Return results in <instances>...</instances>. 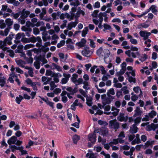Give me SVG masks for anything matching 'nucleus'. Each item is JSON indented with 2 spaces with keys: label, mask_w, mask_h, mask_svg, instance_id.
<instances>
[{
  "label": "nucleus",
  "mask_w": 158,
  "mask_h": 158,
  "mask_svg": "<svg viewBox=\"0 0 158 158\" xmlns=\"http://www.w3.org/2000/svg\"><path fill=\"white\" fill-rule=\"evenodd\" d=\"M101 98L103 105L110 103L111 101L114 99V97L109 95L108 94H107V96L106 94H103L101 95Z\"/></svg>",
  "instance_id": "nucleus-1"
},
{
  "label": "nucleus",
  "mask_w": 158,
  "mask_h": 158,
  "mask_svg": "<svg viewBox=\"0 0 158 158\" xmlns=\"http://www.w3.org/2000/svg\"><path fill=\"white\" fill-rule=\"evenodd\" d=\"M96 54L99 56H104V58L108 57L110 55L109 50L103 49L102 47L99 48L96 51Z\"/></svg>",
  "instance_id": "nucleus-2"
},
{
  "label": "nucleus",
  "mask_w": 158,
  "mask_h": 158,
  "mask_svg": "<svg viewBox=\"0 0 158 158\" xmlns=\"http://www.w3.org/2000/svg\"><path fill=\"white\" fill-rule=\"evenodd\" d=\"M149 123H142L141 125L143 127H146L145 129L148 131H150L152 130L155 131V129L158 128V124H155L153 123L149 125Z\"/></svg>",
  "instance_id": "nucleus-3"
},
{
  "label": "nucleus",
  "mask_w": 158,
  "mask_h": 158,
  "mask_svg": "<svg viewBox=\"0 0 158 158\" xmlns=\"http://www.w3.org/2000/svg\"><path fill=\"white\" fill-rule=\"evenodd\" d=\"M6 11L7 12L10 13L12 12V10L8 8L7 5H3L2 6V8L0 12V15H2L3 17L4 18L9 16L10 15V14L6 13Z\"/></svg>",
  "instance_id": "nucleus-4"
},
{
  "label": "nucleus",
  "mask_w": 158,
  "mask_h": 158,
  "mask_svg": "<svg viewBox=\"0 0 158 158\" xmlns=\"http://www.w3.org/2000/svg\"><path fill=\"white\" fill-rule=\"evenodd\" d=\"M78 75L76 73L73 74L71 78L72 81L76 85H78L82 83L83 80L81 78H79L77 79Z\"/></svg>",
  "instance_id": "nucleus-5"
},
{
  "label": "nucleus",
  "mask_w": 158,
  "mask_h": 158,
  "mask_svg": "<svg viewBox=\"0 0 158 158\" xmlns=\"http://www.w3.org/2000/svg\"><path fill=\"white\" fill-rule=\"evenodd\" d=\"M139 34L141 37H143V40L148 39L149 36L151 35V33L148 32L146 31H139Z\"/></svg>",
  "instance_id": "nucleus-6"
},
{
  "label": "nucleus",
  "mask_w": 158,
  "mask_h": 158,
  "mask_svg": "<svg viewBox=\"0 0 158 158\" xmlns=\"http://www.w3.org/2000/svg\"><path fill=\"white\" fill-rule=\"evenodd\" d=\"M109 127L110 128L117 129L118 128L119 124L116 120H110V122Z\"/></svg>",
  "instance_id": "nucleus-7"
},
{
  "label": "nucleus",
  "mask_w": 158,
  "mask_h": 158,
  "mask_svg": "<svg viewBox=\"0 0 158 158\" xmlns=\"http://www.w3.org/2000/svg\"><path fill=\"white\" fill-rule=\"evenodd\" d=\"M103 20V17L101 16L98 19H93L92 20L93 23L96 25L98 24V27L99 28L102 29V23Z\"/></svg>",
  "instance_id": "nucleus-8"
},
{
  "label": "nucleus",
  "mask_w": 158,
  "mask_h": 158,
  "mask_svg": "<svg viewBox=\"0 0 158 158\" xmlns=\"http://www.w3.org/2000/svg\"><path fill=\"white\" fill-rule=\"evenodd\" d=\"M125 53L129 57H131V56L133 58H136L137 57V56H139L140 55V53L139 52H131V50H128L125 52Z\"/></svg>",
  "instance_id": "nucleus-9"
},
{
  "label": "nucleus",
  "mask_w": 158,
  "mask_h": 158,
  "mask_svg": "<svg viewBox=\"0 0 158 158\" xmlns=\"http://www.w3.org/2000/svg\"><path fill=\"white\" fill-rule=\"evenodd\" d=\"M111 111H112V112H104V113L108 115H110V114H112L113 116H116L118 114L120 110L119 109L117 108L114 106H112L111 108Z\"/></svg>",
  "instance_id": "nucleus-10"
},
{
  "label": "nucleus",
  "mask_w": 158,
  "mask_h": 158,
  "mask_svg": "<svg viewBox=\"0 0 158 158\" xmlns=\"http://www.w3.org/2000/svg\"><path fill=\"white\" fill-rule=\"evenodd\" d=\"M98 132V130H97L94 131L93 133L89 134L88 136L89 140L92 142H94L96 137L95 133Z\"/></svg>",
  "instance_id": "nucleus-11"
},
{
  "label": "nucleus",
  "mask_w": 158,
  "mask_h": 158,
  "mask_svg": "<svg viewBox=\"0 0 158 158\" xmlns=\"http://www.w3.org/2000/svg\"><path fill=\"white\" fill-rule=\"evenodd\" d=\"M7 78L6 77L2 76V74L0 73V86L1 87L4 86L6 84Z\"/></svg>",
  "instance_id": "nucleus-12"
},
{
  "label": "nucleus",
  "mask_w": 158,
  "mask_h": 158,
  "mask_svg": "<svg viewBox=\"0 0 158 158\" xmlns=\"http://www.w3.org/2000/svg\"><path fill=\"white\" fill-rule=\"evenodd\" d=\"M117 119L120 122L127 121L128 119L127 116H124V114L123 113H120L118 116L117 117Z\"/></svg>",
  "instance_id": "nucleus-13"
},
{
  "label": "nucleus",
  "mask_w": 158,
  "mask_h": 158,
  "mask_svg": "<svg viewBox=\"0 0 158 158\" xmlns=\"http://www.w3.org/2000/svg\"><path fill=\"white\" fill-rule=\"evenodd\" d=\"M63 76L64 78H63L61 80L62 84H65L68 82L69 78L70 77L71 75L69 74L63 73Z\"/></svg>",
  "instance_id": "nucleus-14"
},
{
  "label": "nucleus",
  "mask_w": 158,
  "mask_h": 158,
  "mask_svg": "<svg viewBox=\"0 0 158 158\" xmlns=\"http://www.w3.org/2000/svg\"><path fill=\"white\" fill-rule=\"evenodd\" d=\"M52 77H53L54 81L56 83H57L59 81V78L61 77L62 75L60 73H54Z\"/></svg>",
  "instance_id": "nucleus-15"
},
{
  "label": "nucleus",
  "mask_w": 158,
  "mask_h": 158,
  "mask_svg": "<svg viewBox=\"0 0 158 158\" xmlns=\"http://www.w3.org/2000/svg\"><path fill=\"white\" fill-rule=\"evenodd\" d=\"M78 23L77 19H76L74 22H72L69 23L67 26V29L71 30L73 27H75Z\"/></svg>",
  "instance_id": "nucleus-16"
},
{
  "label": "nucleus",
  "mask_w": 158,
  "mask_h": 158,
  "mask_svg": "<svg viewBox=\"0 0 158 158\" xmlns=\"http://www.w3.org/2000/svg\"><path fill=\"white\" fill-rule=\"evenodd\" d=\"M25 35L23 33H19L15 35V40H14V43L15 44H18L20 43V41L19 40L21 39L22 36H24Z\"/></svg>",
  "instance_id": "nucleus-17"
},
{
  "label": "nucleus",
  "mask_w": 158,
  "mask_h": 158,
  "mask_svg": "<svg viewBox=\"0 0 158 158\" xmlns=\"http://www.w3.org/2000/svg\"><path fill=\"white\" fill-rule=\"evenodd\" d=\"M127 39L130 40V41L132 44L134 45H136L137 44V40L136 39L133 38L132 36L131 35L129 34H127Z\"/></svg>",
  "instance_id": "nucleus-18"
},
{
  "label": "nucleus",
  "mask_w": 158,
  "mask_h": 158,
  "mask_svg": "<svg viewBox=\"0 0 158 158\" xmlns=\"http://www.w3.org/2000/svg\"><path fill=\"white\" fill-rule=\"evenodd\" d=\"M133 90L136 94H138L139 91L140 94L139 95V97L141 98L143 96V92L139 86L134 87L133 88Z\"/></svg>",
  "instance_id": "nucleus-19"
},
{
  "label": "nucleus",
  "mask_w": 158,
  "mask_h": 158,
  "mask_svg": "<svg viewBox=\"0 0 158 158\" xmlns=\"http://www.w3.org/2000/svg\"><path fill=\"white\" fill-rule=\"evenodd\" d=\"M82 54L85 56L89 57L91 54L90 51L88 48L85 49L81 52Z\"/></svg>",
  "instance_id": "nucleus-20"
},
{
  "label": "nucleus",
  "mask_w": 158,
  "mask_h": 158,
  "mask_svg": "<svg viewBox=\"0 0 158 158\" xmlns=\"http://www.w3.org/2000/svg\"><path fill=\"white\" fill-rule=\"evenodd\" d=\"M136 138L131 142L132 145H134L136 143H139L141 142V140L139 138V135L138 134L136 135Z\"/></svg>",
  "instance_id": "nucleus-21"
},
{
  "label": "nucleus",
  "mask_w": 158,
  "mask_h": 158,
  "mask_svg": "<svg viewBox=\"0 0 158 158\" xmlns=\"http://www.w3.org/2000/svg\"><path fill=\"white\" fill-rule=\"evenodd\" d=\"M42 39L44 41H46L47 40H50L51 37L49 35L47 32L46 31H44L43 33Z\"/></svg>",
  "instance_id": "nucleus-22"
},
{
  "label": "nucleus",
  "mask_w": 158,
  "mask_h": 158,
  "mask_svg": "<svg viewBox=\"0 0 158 158\" xmlns=\"http://www.w3.org/2000/svg\"><path fill=\"white\" fill-rule=\"evenodd\" d=\"M17 138L15 136L11 137L8 140L7 143L9 145L11 144H14L15 143Z\"/></svg>",
  "instance_id": "nucleus-23"
},
{
  "label": "nucleus",
  "mask_w": 158,
  "mask_h": 158,
  "mask_svg": "<svg viewBox=\"0 0 158 158\" xmlns=\"http://www.w3.org/2000/svg\"><path fill=\"white\" fill-rule=\"evenodd\" d=\"M150 10H151L153 13L155 14H156L158 11L156 9V7L155 5L152 6L148 9L146 10V11H148V13Z\"/></svg>",
  "instance_id": "nucleus-24"
},
{
  "label": "nucleus",
  "mask_w": 158,
  "mask_h": 158,
  "mask_svg": "<svg viewBox=\"0 0 158 158\" xmlns=\"http://www.w3.org/2000/svg\"><path fill=\"white\" fill-rule=\"evenodd\" d=\"M67 94V92L65 91H63L61 94L62 101L64 103H65L67 101V98L66 95Z\"/></svg>",
  "instance_id": "nucleus-25"
},
{
  "label": "nucleus",
  "mask_w": 158,
  "mask_h": 158,
  "mask_svg": "<svg viewBox=\"0 0 158 158\" xmlns=\"http://www.w3.org/2000/svg\"><path fill=\"white\" fill-rule=\"evenodd\" d=\"M86 43V40L84 39H82L80 42L76 43V45L81 48L84 47Z\"/></svg>",
  "instance_id": "nucleus-26"
},
{
  "label": "nucleus",
  "mask_w": 158,
  "mask_h": 158,
  "mask_svg": "<svg viewBox=\"0 0 158 158\" xmlns=\"http://www.w3.org/2000/svg\"><path fill=\"white\" fill-rule=\"evenodd\" d=\"M135 113L133 116H140L142 114V111L141 110L140 108L139 107H137L136 109L135 110Z\"/></svg>",
  "instance_id": "nucleus-27"
},
{
  "label": "nucleus",
  "mask_w": 158,
  "mask_h": 158,
  "mask_svg": "<svg viewBox=\"0 0 158 158\" xmlns=\"http://www.w3.org/2000/svg\"><path fill=\"white\" fill-rule=\"evenodd\" d=\"M10 28L9 27H7L5 29L4 31H0V34L2 35L6 36L10 31Z\"/></svg>",
  "instance_id": "nucleus-28"
},
{
  "label": "nucleus",
  "mask_w": 158,
  "mask_h": 158,
  "mask_svg": "<svg viewBox=\"0 0 158 158\" xmlns=\"http://www.w3.org/2000/svg\"><path fill=\"white\" fill-rule=\"evenodd\" d=\"M5 22L6 25L7 26V27L11 28L10 27L12 25L13 21L10 18H8L6 19Z\"/></svg>",
  "instance_id": "nucleus-29"
},
{
  "label": "nucleus",
  "mask_w": 158,
  "mask_h": 158,
  "mask_svg": "<svg viewBox=\"0 0 158 158\" xmlns=\"http://www.w3.org/2000/svg\"><path fill=\"white\" fill-rule=\"evenodd\" d=\"M86 98V104L89 106H91L92 104V98L91 96H87Z\"/></svg>",
  "instance_id": "nucleus-30"
},
{
  "label": "nucleus",
  "mask_w": 158,
  "mask_h": 158,
  "mask_svg": "<svg viewBox=\"0 0 158 158\" xmlns=\"http://www.w3.org/2000/svg\"><path fill=\"white\" fill-rule=\"evenodd\" d=\"M101 16L102 17H104V21L106 22H107L108 18L107 17V14H106L105 12H100V13H99V15L98 16V17L99 18V19L100 18V17Z\"/></svg>",
  "instance_id": "nucleus-31"
},
{
  "label": "nucleus",
  "mask_w": 158,
  "mask_h": 158,
  "mask_svg": "<svg viewBox=\"0 0 158 158\" xmlns=\"http://www.w3.org/2000/svg\"><path fill=\"white\" fill-rule=\"evenodd\" d=\"M135 124H133L131 127L130 131L132 133H135L137 131L138 128Z\"/></svg>",
  "instance_id": "nucleus-32"
},
{
  "label": "nucleus",
  "mask_w": 158,
  "mask_h": 158,
  "mask_svg": "<svg viewBox=\"0 0 158 158\" xmlns=\"http://www.w3.org/2000/svg\"><path fill=\"white\" fill-rule=\"evenodd\" d=\"M17 64L20 67L22 68H24L25 66L24 65L25 64V62L22 60H19L16 61Z\"/></svg>",
  "instance_id": "nucleus-33"
},
{
  "label": "nucleus",
  "mask_w": 158,
  "mask_h": 158,
  "mask_svg": "<svg viewBox=\"0 0 158 158\" xmlns=\"http://www.w3.org/2000/svg\"><path fill=\"white\" fill-rule=\"evenodd\" d=\"M22 55L24 57L25 60L28 63L31 64L32 63L33 59L31 57H29V58H28L26 57V55L25 53H23Z\"/></svg>",
  "instance_id": "nucleus-34"
},
{
  "label": "nucleus",
  "mask_w": 158,
  "mask_h": 158,
  "mask_svg": "<svg viewBox=\"0 0 158 158\" xmlns=\"http://www.w3.org/2000/svg\"><path fill=\"white\" fill-rule=\"evenodd\" d=\"M121 46H123V48L126 49H128L130 48V47L129 45H128V42L126 41H124L123 42Z\"/></svg>",
  "instance_id": "nucleus-35"
},
{
  "label": "nucleus",
  "mask_w": 158,
  "mask_h": 158,
  "mask_svg": "<svg viewBox=\"0 0 158 158\" xmlns=\"http://www.w3.org/2000/svg\"><path fill=\"white\" fill-rule=\"evenodd\" d=\"M155 142L154 141H148L146 143H145V145L146 148L148 147L149 146H152V145L154 144Z\"/></svg>",
  "instance_id": "nucleus-36"
},
{
  "label": "nucleus",
  "mask_w": 158,
  "mask_h": 158,
  "mask_svg": "<svg viewBox=\"0 0 158 158\" xmlns=\"http://www.w3.org/2000/svg\"><path fill=\"white\" fill-rule=\"evenodd\" d=\"M148 56L146 54H143L139 57V59L141 62H143L148 58Z\"/></svg>",
  "instance_id": "nucleus-37"
},
{
  "label": "nucleus",
  "mask_w": 158,
  "mask_h": 158,
  "mask_svg": "<svg viewBox=\"0 0 158 158\" xmlns=\"http://www.w3.org/2000/svg\"><path fill=\"white\" fill-rule=\"evenodd\" d=\"M79 5L80 3L78 0H75L70 2V5L71 6L77 7Z\"/></svg>",
  "instance_id": "nucleus-38"
},
{
  "label": "nucleus",
  "mask_w": 158,
  "mask_h": 158,
  "mask_svg": "<svg viewBox=\"0 0 158 158\" xmlns=\"http://www.w3.org/2000/svg\"><path fill=\"white\" fill-rule=\"evenodd\" d=\"M30 12L28 11H25L23 10L21 16L26 18L30 15Z\"/></svg>",
  "instance_id": "nucleus-39"
},
{
  "label": "nucleus",
  "mask_w": 158,
  "mask_h": 158,
  "mask_svg": "<svg viewBox=\"0 0 158 158\" xmlns=\"http://www.w3.org/2000/svg\"><path fill=\"white\" fill-rule=\"evenodd\" d=\"M99 12L98 10H94L91 14V16L93 17V19H98V14Z\"/></svg>",
  "instance_id": "nucleus-40"
},
{
  "label": "nucleus",
  "mask_w": 158,
  "mask_h": 158,
  "mask_svg": "<svg viewBox=\"0 0 158 158\" xmlns=\"http://www.w3.org/2000/svg\"><path fill=\"white\" fill-rule=\"evenodd\" d=\"M117 80L115 78H114V81L115 82V83L114 84V86L117 88H120L122 87V85L121 83H117L116 82Z\"/></svg>",
  "instance_id": "nucleus-41"
},
{
  "label": "nucleus",
  "mask_w": 158,
  "mask_h": 158,
  "mask_svg": "<svg viewBox=\"0 0 158 158\" xmlns=\"http://www.w3.org/2000/svg\"><path fill=\"white\" fill-rule=\"evenodd\" d=\"M86 157H89V158H96L97 155L93 153H88L86 155Z\"/></svg>",
  "instance_id": "nucleus-42"
},
{
  "label": "nucleus",
  "mask_w": 158,
  "mask_h": 158,
  "mask_svg": "<svg viewBox=\"0 0 158 158\" xmlns=\"http://www.w3.org/2000/svg\"><path fill=\"white\" fill-rule=\"evenodd\" d=\"M80 136L77 135H75L73 137V142L75 144H76L77 142L80 139Z\"/></svg>",
  "instance_id": "nucleus-43"
},
{
  "label": "nucleus",
  "mask_w": 158,
  "mask_h": 158,
  "mask_svg": "<svg viewBox=\"0 0 158 158\" xmlns=\"http://www.w3.org/2000/svg\"><path fill=\"white\" fill-rule=\"evenodd\" d=\"M25 69H29L28 73L30 77H33V76L34 73L33 72V69L32 68H29L27 67H25Z\"/></svg>",
  "instance_id": "nucleus-44"
},
{
  "label": "nucleus",
  "mask_w": 158,
  "mask_h": 158,
  "mask_svg": "<svg viewBox=\"0 0 158 158\" xmlns=\"http://www.w3.org/2000/svg\"><path fill=\"white\" fill-rule=\"evenodd\" d=\"M76 8H72V12L71 13L70 15V19L72 20L74 18H75V12L76 11Z\"/></svg>",
  "instance_id": "nucleus-45"
},
{
  "label": "nucleus",
  "mask_w": 158,
  "mask_h": 158,
  "mask_svg": "<svg viewBox=\"0 0 158 158\" xmlns=\"http://www.w3.org/2000/svg\"><path fill=\"white\" fill-rule=\"evenodd\" d=\"M144 44L146 45V46L148 48L151 47V44L150 43L151 42V40L149 39H148L146 40H144Z\"/></svg>",
  "instance_id": "nucleus-46"
},
{
  "label": "nucleus",
  "mask_w": 158,
  "mask_h": 158,
  "mask_svg": "<svg viewBox=\"0 0 158 158\" xmlns=\"http://www.w3.org/2000/svg\"><path fill=\"white\" fill-rule=\"evenodd\" d=\"M82 83L84 85L83 87L84 89L86 90H88L89 89V84L88 82L84 81L83 82H82Z\"/></svg>",
  "instance_id": "nucleus-47"
},
{
  "label": "nucleus",
  "mask_w": 158,
  "mask_h": 158,
  "mask_svg": "<svg viewBox=\"0 0 158 158\" xmlns=\"http://www.w3.org/2000/svg\"><path fill=\"white\" fill-rule=\"evenodd\" d=\"M118 143V139H114L112 141L110 142V146H112L113 145H116Z\"/></svg>",
  "instance_id": "nucleus-48"
},
{
  "label": "nucleus",
  "mask_w": 158,
  "mask_h": 158,
  "mask_svg": "<svg viewBox=\"0 0 158 158\" xmlns=\"http://www.w3.org/2000/svg\"><path fill=\"white\" fill-rule=\"evenodd\" d=\"M34 47V45L32 44H27L25 45L24 47V49L25 50H27L31 48H32Z\"/></svg>",
  "instance_id": "nucleus-49"
},
{
  "label": "nucleus",
  "mask_w": 158,
  "mask_h": 158,
  "mask_svg": "<svg viewBox=\"0 0 158 158\" xmlns=\"http://www.w3.org/2000/svg\"><path fill=\"white\" fill-rule=\"evenodd\" d=\"M88 31V27H86L83 30L82 32V36L83 37H85L86 34L87 33Z\"/></svg>",
  "instance_id": "nucleus-50"
},
{
  "label": "nucleus",
  "mask_w": 158,
  "mask_h": 158,
  "mask_svg": "<svg viewBox=\"0 0 158 158\" xmlns=\"http://www.w3.org/2000/svg\"><path fill=\"white\" fill-rule=\"evenodd\" d=\"M42 80L44 82V85H47L49 83V81L47 79V77L45 76H43L42 77Z\"/></svg>",
  "instance_id": "nucleus-51"
},
{
  "label": "nucleus",
  "mask_w": 158,
  "mask_h": 158,
  "mask_svg": "<svg viewBox=\"0 0 158 158\" xmlns=\"http://www.w3.org/2000/svg\"><path fill=\"white\" fill-rule=\"evenodd\" d=\"M150 118H153L154 116L156 115V113L154 110H152L151 112L148 113V114Z\"/></svg>",
  "instance_id": "nucleus-52"
},
{
  "label": "nucleus",
  "mask_w": 158,
  "mask_h": 158,
  "mask_svg": "<svg viewBox=\"0 0 158 158\" xmlns=\"http://www.w3.org/2000/svg\"><path fill=\"white\" fill-rule=\"evenodd\" d=\"M34 65L36 69H39L40 66L39 61H36L34 63Z\"/></svg>",
  "instance_id": "nucleus-53"
},
{
  "label": "nucleus",
  "mask_w": 158,
  "mask_h": 158,
  "mask_svg": "<svg viewBox=\"0 0 158 158\" xmlns=\"http://www.w3.org/2000/svg\"><path fill=\"white\" fill-rule=\"evenodd\" d=\"M23 99V97L21 95H19V97L16 98V102L18 104H19Z\"/></svg>",
  "instance_id": "nucleus-54"
},
{
  "label": "nucleus",
  "mask_w": 158,
  "mask_h": 158,
  "mask_svg": "<svg viewBox=\"0 0 158 158\" xmlns=\"http://www.w3.org/2000/svg\"><path fill=\"white\" fill-rule=\"evenodd\" d=\"M44 22L41 21H37V23H35V26L38 27L40 26H44Z\"/></svg>",
  "instance_id": "nucleus-55"
},
{
  "label": "nucleus",
  "mask_w": 158,
  "mask_h": 158,
  "mask_svg": "<svg viewBox=\"0 0 158 158\" xmlns=\"http://www.w3.org/2000/svg\"><path fill=\"white\" fill-rule=\"evenodd\" d=\"M45 15L44 14L42 13L41 12L39 15V17L40 20H45L47 21H49V19H45L44 17V15Z\"/></svg>",
  "instance_id": "nucleus-56"
},
{
  "label": "nucleus",
  "mask_w": 158,
  "mask_h": 158,
  "mask_svg": "<svg viewBox=\"0 0 158 158\" xmlns=\"http://www.w3.org/2000/svg\"><path fill=\"white\" fill-rule=\"evenodd\" d=\"M22 31L25 32H31L32 31V29L30 27H26V26H23L22 27Z\"/></svg>",
  "instance_id": "nucleus-57"
},
{
  "label": "nucleus",
  "mask_w": 158,
  "mask_h": 158,
  "mask_svg": "<svg viewBox=\"0 0 158 158\" xmlns=\"http://www.w3.org/2000/svg\"><path fill=\"white\" fill-rule=\"evenodd\" d=\"M26 26L27 27H35V23H32L30 21H27L26 23Z\"/></svg>",
  "instance_id": "nucleus-58"
},
{
  "label": "nucleus",
  "mask_w": 158,
  "mask_h": 158,
  "mask_svg": "<svg viewBox=\"0 0 158 158\" xmlns=\"http://www.w3.org/2000/svg\"><path fill=\"white\" fill-rule=\"evenodd\" d=\"M121 90L123 91L124 94H126L129 93V91L127 89V86H124L121 89Z\"/></svg>",
  "instance_id": "nucleus-59"
},
{
  "label": "nucleus",
  "mask_w": 158,
  "mask_h": 158,
  "mask_svg": "<svg viewBox=\"0 0 158 158\" xmlns=\"http://www.w3.org/2000/svg\"><path fill=\"white\" fill-rule=\"evenodd\" d=\"M25 18L24 17L21 16L19 18L18 20L19 23L21 24H23L25 23Z\"/></svg>",
  "instance_id": "nucleus-60"
},
{
  "label": "nucleus",
  "mask_w": 158,
  "mask_h": 158,
  "mask_svg": "<svg viewBox=\"0 0 158 158\" xmlns=\"http://www.w3.org/2000/svg\"><path fill=\"white\" fill-rule=\"evenodd\" d=\"M103 26L104 29L103 30V31H105V30H110L111 28L110 26L107 23H104Z\"/></svg>",
  "instance_id": "nucleus-61"
},
{
  "label": "nucleus",
  "mask_w": 158,
  "mask_h": 158,
  "mask_svg": "<svg viewBox=\"0 0 158 158\" xmlns=\"http://www.w3.org/2000/svg\"><path fill=\"white\" fill-rule=\"evenodd\" d=\"M8 53V55L12 57H13L14 56L15 53L14 51L10 49H8L6 51Z\"/></svg>",
  "instance_id": "nucleus-62"
},
{
  "label": "nucleus",
  "mask_w": 158,
  "mask_h": 158,
  "mask_svg": "<svg viewBox=\"0 0 158 158\" xmlns=\"http://www.w3.org/2000/svg\"><path fill=\"white\" fill-rule=\"evenodd\" d=\"M39 60L40 61H41L43 63L42 65L47 63L48 62L47 60L44 57H40L39 58Z\"/></svg>",
  "instance_id": "nucleus-63"
},
{
  "label": "nucleus",
  "mask_w": 158,
  "mask_h": 158,
  "mask_svg": "<svg viewBox=\"0 0 158 158\" xmlns=\"http://www.w3.org/2000/svg\"><path fill=\"white\" fill-rule=\"evenodd\" d=\"M50 85L51 87L50 89L51 90H53L56 87V85L55 84L54 81H51Z\"/></svg>",
  "instance_id": "nucleus-64"
}]
</instances>
